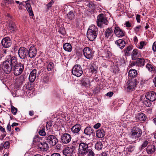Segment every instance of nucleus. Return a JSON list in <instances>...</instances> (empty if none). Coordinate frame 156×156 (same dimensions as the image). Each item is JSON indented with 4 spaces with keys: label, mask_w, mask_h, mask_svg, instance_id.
<instances>
[{
    "label": "nucleus",
    "mask_w": 156,
    "mask_h": 156,
    "mask_svg": "<svg viewBox=\"0 0 156 156\" xmlns=\"http://www.w3.org/2000/svg\"><path fill=\"white\" fill-rule=\"evenodd\" d=\"M89 144L81 141L79 145L78 152L81 156H94L95 153L91 147L89 146Z\"/></svg>",
    "instance_id": "nucleus-1"
},
{
    "label": "nucleus",
    "mask_w": 156,
    "mask_h": 156,
    "mask_svg": "<svg viewBox=\"0 0 156 156\" xmlns=\"http://www.w3.org/2000/svg\"><path fill=\"white\" fill-rule=\"evenodd\" d=\"M16 58L15 57L9 56L6 60L3 62L2 69L5 73L9 74L12 69V66L16 62Z\"/></svg>",
    "instance_id": "nucleus-2"
},
{
    "label": "nucleus",
    "mask_w": 156,
    "mask_h": 156,
    "mask_svg": "<svg viewBox=\"0 0 156 156\" xmlns=\"http://www.w3.org/2000/svg\"><path fill=\"white\" fill-rule=\"evenodd\" d=\"M98 29L94 25L89 27L87 32V36L88 39L91 41H94L98 35Z\"/></svg>",
    "instance_id": "nucleus-3"
},
{
    "label": "nucleus",
    "mask_w": 156,
    "mask_h": 156,
    "mask_svg": "<svg viewBox=\"0 0 156 156\" xmlns=\"http://www.w3.org/2000/svg\"><path fill=\"white\" fill-rule=\"evenodd\" d=\"M142 134V131L140 128L137 126H134L131 132L130 137L136 140L141 136Z\"/></svg>",
    "instance_id": "nucleus-4"
},
{
    "label": "nucleus",
    "mask_w": 156,
    "mask_h": 156,
    "mask_svg": "<svg viewBox=\"0 0 156 156\" xmlns=\"http://www.w3.org/2000/svg\"><path fill=\"white\" fill-rule=\"evenodd\" d=\"M13 65L14 73L15 75L18 76L20 75L23 72L24 69V65L18 63L16 59V62Z\"/></svg>",
    "instance_id": "nucleus-5"
},
{
    "label": "nucleus",
    "mask_w": 156,
    "mask_h": 156,
    "mask_svg": "<svg viewBox=\"0 0 156 156\" xmlns=\"http://www.w3.org/2000/svg\"><path fill=\"white\" fill-rule=\"evenodd\" d=\"M138 83L135 79L129 80L126 83V88L128 91H133L135 90Z\"/></svg>",
    "instance_id": "nucleus-6"
},
{
    "label": "nucleus",
    "mask_w": 156,
    "mask_h": 156,
    "mask_svg": "<svg viewBox=\"0 0 156 156\" xmlns=\"http://www.w3.org/2000/svg\"><path fill=\"white\" fill-rule=\"evenodd\" d=\"M83 55L85 58L88 59H91L93 58L94 51L89 47H85L83 51Z\"/></svg>",
    "instance_id": "nucleus-7"
},
{
    "label": "nucleus",
    "mask_w": 156,
    "mask_h": 156,
    "mask_svg": "<svg viewBox=\"0 0 156 156\" xmlns=\"http://www.w3.org/2000/svg\"><path fill=\"white\" fill-rule=\"evenodd\" d=\"M72 73L74 75L79 77L83 73V69L80 65H75L72 69Z\"/></svg>",
    "instance_id": "nucleus-8"
},
{
    "label": "nucleus",
    "mask_w": 156,
    "mask_h": 156,
    "mask_svg": "<svg viewBox=\"0 0 156 156\" xmlns=\"http://www.w3.org/2000/svg\"><path fill=\"white\" fill-rule=\"evenodd\" d=\"M107 20L106 16L104 14H99L97 17V23L98 26L100 27H102V24H107Z\"/></svg>",
    "instance_id": "nucleus-9"
},
{
    "label": "nucleus",
    "mask_w": 156,
    "mask_h": 156,
    "mask_svg": "<svg viewBox=\"0 0 156 156\" xmlns=\"http://www.w3.org/2000/svg\"><path fill=\"white\" fill-rule=\"evenodd\" d=\"M45 137L46 140L51 146H55L58 142L57 138L53 135H47Z\"/></svg>",
    "instance_id": "nucleus-10"
},
{
    "label": "nucleus",
    "mask_w": 156,
    "mask_h": 156,
    "mask_svg": "<svg viewBox=\"0 0 156 156\" xmlns=\"http://www.w3.org/2000/svg\"><path fill=\"white\" fill-rule=\"evenodd\" d=\"M18 55L20 58L25 59L28 55V51L24 47H20L18 50Z\"/></svg>",
    "instance_id": "nucleus-11"
},
{
    "label": "nucleus",
    "mask_w": 156,
    "mask_h": 156,
    "mask_svg": "<svg viewBox=\"0 0 156 156\" xmlns=\"http://www.w3.org/2000/svg\"><path fill=\"white\" fill-rule=\"evenodd\" d=\"M1 44L3 47L8 48L11 45L12 41L9 37H6L3 38L2 40Z\"/></svg>",
    "instance_id": "nucleus-12"
},
{
    "label": "nucleus",
    "mask_w": 156,
    "mask_h": 156,
    "mask_svg": "<svg viewBox=\"0 0 156 156\" xmlns=\"http://www.w3.org/2000/svg\"><path fill=\"white\" fill-rule=\"evenodd\" d=\"M71 139V136L69 134L65 133L61 135V140L63 143L67 144L70 141Z\"/></svg>",
    "instance_id": "nucleus-13"
},
{
    "label": "nucleus",
    "mask_w": 156,
    "mask_h": 156,
    "mask_svg": "<svg viewBox=\"0 0 156 156\" xmlns=\"http://www.w3.org/2000/svg\"><path fill=\"white\" fill-rule=\"evenodd\" d=\"M146 98L151 101H154L156 100V93L152 91L147 93L145 96Z\"/></svg>",
    "instance_id": "nucleus-14"
},
{
    "label": "nucleus",
    "mask_w": 156,
    "mask_h": 156,
    "mask_svg": "<svg viewBox=\"0 0 156 156\" xmlns=\"http://www.w3.org/2000/svg\"><path fill=\"white\" fill-rule=\"evenodd\" d=\"M37 49L34 46H31L28 51V56L30 58L35 57L37 54Z\"/></svg>",
    "instance_id": "nucleus-15"
},
{
    "label": "nucleus",
    "mask_w": 156,
    "mask_h": 156,
    "mask_svg": "<svg viewBox=\"0 0 156 156\" xmlns=\"http://www.w3.org/2000/svg\"><path fill=\"white\" fill-rule=\"evenodd\" d=\"M114 33L118 37H122L125 35V31L118 27H115Z\"/></svg>",
    "instance_id": "nucleus-16"
},
{
    "label": "nucleus",
    "mask_w": 156,
    "mask_h": 156,
    "mask_svg": "<svg viewBox=\"0 0 156 156\" xmlns=\"http://www.w3.org/2000/svg\"><path fill=\"white\" fill-rule=\"evenodd\" d=\"M141 57V52L137 49H134L131 53V58L133 60H136Z\"/></svg>",
    "instance_id": "nucleus-17"
},
{
    "label": "nucleus",
    "mask_w": 156,
    "mask_h": 156,
    "mask_svg": "<svg viewBox=\"0 0 156 156\" xmlns=\"http://www.w3.org/2000/svg\"><path fill=\"white\" fill-rule=\"evenodd\" d=\"M81 129L80 124H77L73 126L71 128V131L75 134H78Z\"/></svg>",
    "instance_id": "nucleus-18"
},
{
    "label": "nucleus",
    "mask_w": 156,
    "mask_h": 156,
    "mask_svg": "<svg viewBox=\"0 0 156 156\" xmlns=\"http://www.w3.org/2000/svg\"><path fill=\"white\" fill-rule=\"evenodd\" d=\"M38 147L42 151H47L48 149V146L46 142H41L38 144Z\"/></svg>",
    "instance_id": "nucleus-19"
},
{
    "label": "nucleus",
    "mask_w": 156,
    "mask_h": 156,
    "mask_svg": "<svg viewBox=\"0 0 156 156\" xmlns=\"http://www.w3.org/2000/svg\"><path fill=\"white\" fill-rule=\"evenodd\" d=\"M146 149V152L148 154H152L156 151L155 147L152 144L148 145Z\"/></svg>",
    "instance_id": "nucleus-20"
},
{
    "label": "nucleus",
    "mask_w": 156,
    "mask_h": 156,
    "mask_svg": "<svg viewBox=\"0 0 156 156\" xmlns=\"http://www.w3.org/2000/svg\"><path fill=\"white\" fill-rule=\"evenodd\" d=\"M73 150L72 148L67 147L63 150V154L65 156H72Z\"/></svg>",
    "instance_id": "nucleus-21"
},
{
    "label": "nucleus",
    "mask_w": 156,
    "mask_h": 156,
    "mask_svg": "<svg viewBox=\"0 0 156 156\" xmlns=\"http://www.w3.org/2000/svg\"><path fill=\"white\" fill-rule=\"evenodd\" d=\"M37 70L36 69H34L30 73L29 79L31 82H34L36 77Z\"/></svg>",
    "instance_id": "nucleus-22"
},
{
    "label": "nucleus",
    "mask_w": 156,
    "mask_h": 156,
    "mask_svg": "<svg viewBox=\"0 0 156 156\" xmlns=\"http://www.w3.org/2000/svg\"><path fill=\"white\" fill-rule=\"evenodd\" d=\"M8 29L12 33H13L17 29V27L15 23L13 22H10L8 26Z\"/></svg>",
    "instance_id": "nucleus-23"
},
{
    "label": "nucleus",
    "mask_w": 156,
    "mask_h": 156,
    "mask_svg": "<svg viewBox=\"0 0 156 156\" xmlns=\"http://www.w3.org/2000/svg\"><path fill=\"white\" fill-rule=\"evenodd\" d=\"M115 44L120 48L122 49L124 48L126 44L125 41L122 39H119L115 41Z\"/></svg>",
    "instance_id": "nucleus-24"
},
{
    "label": "nucleus",
    "mask_w": 156,
    "mask_h": 156,
    "mask_svg": "<svg viewBox=\"0 0 156 156\" xmlns=\"http://www.w3.org/2000/svg\"><path fill=\"white\" fill-rule=\"evenodd\" d=\"M102 57L104 59L108 60L112 55L110 52L108 50H104L102 54Z\"/></svg>",
    "instance_id": "nucleus-25"
},
{
    "label": "nucleus",
    "mask_w": 156,
    "mask_h": 156,
    "mask_svg": "<svg viewBox=\"0 0 156 156\" xmlns=\"http://www.w3.org/2000/svg\"><path fill=\"white\" fill-rule=\"evenodd\" d=\"M135 149V147L133 145H129L123 151V152L126 155H128L133 151Z\"/></svg>",
    "instance_id": "nucleus-26"
},
{
    "label": "nucleus",
    "mask_w": 156,
    "mask_h": 156,
    "mask_svg": "<svg viewBox=\"0 0 156 156\" xmlns=\"http://www.w3.org/2000/svg\"><path fill=\"white\" fill-rule=\"evenodd\" d=\"M136 118L138 121H144L146 120L147 116L145 114L140 112L137 114Z\"/></svg>",
    "instance_id": "nucleus-27"
},
{
    "label": "nucleus",
    "mask_w": 156,
    "mask_h": 156,
    "mask_svg": "<svg viewBox=\"0 0 156 156\" xmlns=\"http://www.w3.org/2000/svg\"><path fill=\"white\" fill-rule=\"evenodd\" d=\"M113 34V30L112 28H108L106 29L105 32V37L108 38L110 36H112Z\"/></svg>",
    "instance_id": "nucleus-28"
},
{
    "label": "nucleus",
    "mask_w": 156,
    "mask_h": 156,
    "mask_svg": "<svg viewBox=\"0 0 156 156\" xmlns=\"http://www.w3.org/2000/svg\"><path fill=\"white\" fill-rule=\"evenodd\" d=\"M136 60L137 66L141 67L144 65L145 60L144 58H139Z\"/></svg>",
    "instance_id": "nucleus-29"
},
{
    "label": "nucleus",
    "mask_w": 156,
    "mask_h": 156,
    "mask_svg": "<svg viewBox=\"0 0 156 156\" xmlns=\"http://www.w3.org/2000/svg\"><path fill=\"white\" fill-rule=\"evenodd\" d=\"M42 138L40 137L38 135L35 136L33 138V144L37 145V146L38 144H40L41 142Z\"/></svg>",
    "instance_id": "nucleus-30"
},
{
    "label": "nucleus",
    "mask_w": 156,
    "mask_h": 156,
    "mask_svg": "<svg viewBox=\"0 0 156 156\" xmlns=\"http://www.w3.org/2000/svg\"><path fill=\"white\" fill-rule=\"evenodd\" d=\"M137 71L134 69H131L130 70L128 73L129 76L132 78L136 77L137 75Z\"/></svg>",
    "instance_id": "nucleus-31"
},
{
    "label": "nucleus",
    "mask_w": 156,
    "mask_h": 156,
    "mask_svg": "<svg viewBox=\"0 0 156 156\" xmlns=\"http://www.w3.org/2000/svg\"><path fill=\"white\" fill-rule=\"evenodd\" d=\"M93 132V129L91 127L88 126L84 130L85 134L87 135L90 136Z\"/></svg>",
    "instance_id": "nucleus-32"
},
{
    "label": "nucleus",
    "mask_w": 156,
    "mask_h": 156,
    "mask_svg": "<svg viewBox=\"0 0 156 156\" xmlns=\"http://www.w3.org/2000/svg\"><path fill=\"white\" fill-rule=\"evenodd\" d=\"M105 133L104 130L99 129L96 131V136L99 138H102L105 136Z\"/></svg>",
    "instance_id": "nucleus-33"
},
{
    "label": "nucleus",
    "mask_w": 156,
    "mask_h": 156,
    "mask_svg": "<svg viewBox=\"0 0 156 156\" xmlns=\"http://www.w3.org/2000/svg\"><path fill=\"white\" fill-rule=\"evenodd\" d=\"M26 7L27 10L28 12L29 15L31 16H34V14L33 12L32 11V9L30 4L28 3H26Z\"/></svg>",
    "instance_id": "nucleus-34"
},
{
    "label": "nucleus",
    "mask_w": 156,
    "mask_h": 156,
    "mask_svg": "<svg viewBox=\"0 0 156 156\" xmlns=\"http://www.w3.org/2000/svg\"><path fill=\"white\" fill-rule=\"evenodd\" d=\"M47 70L49 71H51L54 69V64L52 62H47L46 63Z\"/></svg>",
    "instance_id": "nucleus-35"
},
{
    "label": "nucleus",
    "mask_w": 156,
    "mask_h": 156,
    "mask_svg": "<svg viewBox=\"0 0 156 156\" xmlns=\"http://www.w3.org/2000/svg\"><path fill=\"white\" fill-rule=\"evenodd\" d=\"M146 67L149 71L152 73H156V68L154 67L148 63L146 65Z\"/></svg>",
    "instance_id": "nucleus-36"
},
{
    "label": "nucleus",
    "mask_w": 156,
    "mask_h": 156,
    "mask_svg": "<svg viewBox=\"0 0 156 156\" xmlns=\"http://www.w3.org/2000/svg\"><path fill=\"white\" fill-rule=\"evenodd\" d=\"M63 48L65 50L68 52H70L72 50L71 45L68 43H66L63 44Z\"/></svg>",
    "instance_id": "nucleus-37"
},
{
    "label": "nucleus",
    "mask_w": 156,
    "mask_h": 156,
    "mask_svg": "<svg viewBox=\"0 0 156 156\" xmlns=\"http://www.w3.org/2000/svg\"><path fill=\"white\" fill-rule=\"evenodd\" d=\"M103 147V144L101 141H98L95 145V148L98 151L101 150Z\"/></svg>",
    "instance_id": "nucleus-38"
},
{
    "label": "nucleus",
    "mask_w": 156,
    "mask_h": 156,
    "mask_svg": "<svg viewBox=\"0 0 156 156\" xmlns=\"http://www.w3.org/2000/svg\"><path fill=\"white\" fill-rule=\"evenodd\" d=\"M97 68L94 64L91 65L90 70L92 73H96L97 72Z\"/></svg>",
    "instance_id": "nucleus-39"
},
{
    "label": "nucleus",
    "mask_w": 156,
    "mask_h": 156,
    "mask_svg": "<svg viewBox=\"0 0 156 156\" xmlns=\"http://www.w3.org/2000/svg\"><path fill=\"white\" fill-rule=\"evenodd\" d=\"M148 141L147 140H144L142 144L140 146V149L141 150L144 149L148 144Z\"/></svg>",
    "instance_id": "nucleus-40"
},
{
    "label": "nucleus",
    "mask_w": 156,
    "mask_h": 156,
    "mask_svg": "<svg viewBox=\"0 0 156 156\" xmlns=\"http://www.w3.org/2000/svg\"><path fill=\"white\" fill-rule=\"evenodd\" d=\"M67 18L70 20H73L74 18V15L73 12L72 11H70L67 14Z\"/></svg>",
    "instance_id": "nucleus-41"
},
{
    "label": "nucleus",
    "mask_w": 156,
    "mask_h": 156,
    "mask_svg": "<svg viewBox=\"0 0 156 156\" xmlns=\"http://www.w3.org/2000/svg\"><path fill=\"white\" fill-rule=\"evenodd\" d=\"M25 75L22 74L19 77V78L17 79V80L20 83L22 84L25 80Z\"/></svg>",
    "instance_id": "nucleus-42"
},
{
    "label": "nucleus",
    "mask_w": 156,
    "mask_h": 156,
    "mask_svg": "<svg viewBox=\"0 0 156 156\" xmlns=\"http://www.w3.org/2000/svg\"><path fill=\"white\" fill-rule=\"evenodd\" d=\"M132 49V48L130 46H129L127 47L124 51L126 55L127 56H129L130 55L131 51Z\"/></svg>",
    "instance_id": "nucleus-43"
},
{
    "label": "nucleus",
    "mask_w": 156,
    "mask_h": 156,
    "mask_svg": "<svg viewBox=\"0 0 156 156\" xmlns=\"http://www.w3.org/2000/svg\"><path fill=\"white\" fill-rule=\"evenodd\" d=\"M87 6L89 8H90L92 9H95V7L96 6V5L94 3V2H90L87 5Z\"/></svg>",
    "instance_id": "nucleus-44"
},
{
    "label": "nucleus",
    "mask_w": 156,
    "mask_h": 156,
    "mask_svg": "<svg viewBox=\"0 0 156 156\" xmlns=\"http://www.w3.org/2000/svg\"><path fill=\"white\" fill-rule=\"evenodd\" d=\"M142 28V27L140 25H139L133 28L134 32L137 34L138 33L140 30H141Z\"/></svg>",
    "instance_id": "nucleus-45"
},
{
    "label": "nucleus",
    "mask_w": 156,
    "mask_h": 156,
    "mask_svg": "<svg viewBox=\"0 0 156 156\" xmlns=\"http://www.w3.org/2000/svg\"><path fill=\"white\" fill-rule=\"evenodd\" d=\"M50 82L49 77L48 76H44L43 78V82L44 84L49 83Z\"/></svg>",
    "instance_id": "nucleus-46"
},
{
    "label": "nucleus",
    "mask_w": 156,
    "mask_h": 156,
    "mask_svg": "<svg viewBox=\"0 0 156 156\" xmlns=\"http://www.w3.org/2000/svg\"><path fill=\"white\" fill-rule=\"evenodd\" d=\"M151 101L148 100H144L143 102L144 104L147 107H150L151 105Z\"/></svg>",
    "instance_id": "nucleus-47"
},
{
    "label": "nucleus",
    "mask_w": 156,
    "mask_h": 156,
    "mask_svg": "<svg viewBox=\"0 0 156 156\" xmlns=\"http://www.w3.org/2000/svg\"><path fill=\"white\" fill-rule=\"evenodd\" d=\"M3 2L5 5H7L14 3V2L13 0H4Z\"/></svg>",
    "instance_id": "nucleus-48"
},
{
    "label": "nucleus",
    "mask_w": 156,
    "mask_h": 156,
    "mask_svg": "<svg viewBox=\"0 0 156 156\" xmlns=\"http://www.w3.org/2000/svg\"><path fill=\"white\" fill-rule=\"evenodd\" d=\"M45 130V128H42L41 129H40L38 132L39 135L41 136H45L46 134Z\"/></svg>",
    "instance_id": "nucleus-49"
},
{
    "label": "nucleus",
    "mask_w": 156,
    "mask_h": 156,
    "mask_svg": "<svg viewBox=\"0 0 156 156\" xmlns=\"http://www.w3.org/2000/svg\"><path fill=\"white\" fill-rule=\"evenodd\" d=\"M11 112L14 115H16L17 112V109L13 106H11Z\"/></svg>",
    "instance_id": "nucleus-50"
},
{
    "label": "nucleus",
    "mask_w": 156,
    "mask_h": 156,
    "mask_svg": "<svg viewBox=\"0 0 156 156\" xmlns=\"http://www.w3.org/2000/svg\"><path fill=\"white\" fill-rule=\"evenodd\" d=\"M54 1L53 0H51L50 2L46 5V6L48 9H49L52 7L54 3Z\"/></svg>",
    "instance_id": "nucleus-51"
},
{
    "label": "nucleus",
    "mask_w": 156,
    "mask_h": 156,
    "mask_svg": "<svg viewBox=\"0 0 156 156\" xmlns=\"http://www.w3.org/2000/svg\"><path fill=\"white\" fill-rule=\"evenodd\" d=\"M144 42L143 41H141L137 45V47L138 48L140 49L143 48L144 44Z\"/></svg>",
    "instance_id": "nucleus-52"
},
{
    "label": "nucleus",
    "mask_w": 156,
    "mask_h": 156,
    "mask_svg": "<svg viewBox=\"0 0 156 156\" xmlns=\"http://www.w3.org/2000/svg\"><path fill=\"white\" fill-rule=\"evenodd\" d=\"M58 32L61 34L62 35H64L65 34V29L63 28H60L59 29Z\"/></svg>",
    "instance_id": "nucleus-53"
},
{
    "label": "nucleus",
    "mask_w": 156,
    "mask_h": 156,
    "mask_svg": "<svg viewBox=\"0 0 156 156\" xmlns=\"http://www.w3.org/2000/svg\"><path fill=\"white\" fill-rule=\"evenodd\" d=\"M10 143L9 141L5 142L3 144V147L5 148L6 149L9 146Z\"/></svg>",
    "instance_id": "nucleus-54"
},
{
    "label": "nucleus",
    "mask_w": 156,
    "mask_h": 156,
    "mask_svg": "<svg viewBox=\"0 0 156 156\" xmlns=\"http://www.w3.org/2000/svg\"><path fill=\"white\" fill-rule=\"evenodd\" d=\"M140 16H141L139 14H137L136 16V18L138 23H140Z\"/></svg>",
    "instance_id": "nucleus-55"
},
{
    "label": "nucleus",
    "mask_w": 156,
    "mask_h": 156,
    "mask_svg": "<svg viewBox=\"0 0 156 156\" xmlns=\"http://www.w3.org/2000/svg\"><path fill=\"white\" fill-rule=\"evenodd\" d=\"M125 25L126 27H129L131 26V23L129 22V21H126L125 22Z\"/></svg>",
    "instance_id": "nucleus-56"
},
{
    "label": "nucleus",
    "mask_w": 156,
    "mask_h": 156,
    "mask_svg": "<svg viewBox=\"0 0 156 156\" xmlns=\"http://www.w3.org/2000/svg\"><path fill=\"white\" fill-rule=\"evenodd\" d=\"M152 50L154 51H156V41L154 42L152 46Z\"/></svg>",
    "instance_id": "nucleus-57"
},
{
    "label": "nucleus",
    "mask_w": 156,
    "mask_h": 156,
    "mask_svg": "<svg viewBox=\"0 0 156 156\" xmlns=\"http://www.w3.org/2000/svg\"><path fill=\"white\" fill-rule=\"evenodd\" d=\"M101 126V124L99 123H98L94 126V128L95 129L98 128Z\"/></svg>",
    "instance_id": "nucleus-58"
},
{
    "label": "nucleus",
    "mask_w": 156,
    "mask_h": 156,
    "mask_svg": "<svg viewBox=\"0 0 156 156\" xmlns=\"http://www.w3.org/2000/svg\"><path fill=\"white\" fill-rule=\"evenodd\" d=\"M113 93L112 92L110 91L108 93H107L106 94V95L111 97L113 95Z\"/></svg>",
    "instance_id": "nucleus-59"
},
{
    "label": "nucleus",
    "mask_w": 156,
    "mask_h": 156,
    "mask_svg": "<svg viewBox=\"0 0 156 156\" xmlns=\"http://www.w3.org/2000/svg\"><path fill=\"white\" fill-rule=\"evenodd\" d=\"M101 156H108V151L103 152L101 154Z\"/></svg>",
    "instance_id": "nucleus-60"
},
{
    "label": "nucleus",
    "mask_w": 156,
    "mask_h": 156,
    "mask_svg": "<svg viewBox=\"0 0 156 156\" xmlns=\"http://www.w3.org/2000/svg\"><path fill=\"white\" fill-rule=\"evenodd\" d=\"M117 65L118 66H123L125 64V62L123 60H122L121 62H118Z\"/></svg>",
    "instance_id": "nucleus-61"
},
{
    "label": "nucleus",
    "mask_w": 156,
    "mask_h": 156,
    "mask_svg": "<svg viewBox=\"0 0 156 156\" xmlns=\"http://www.w3.org/2000/svg\"><path fill=\"white\" fill-rule=\"evenodd\" d=\"M51 156H61L60 154L59 153H55L51 154Z\"/></svg>",
    "instance_id": "nucleus-62"
},
{
    "label": "nucleus",
    "mask_w": 156,
    "mask_h": 156,
    "mask_svg": "<svg viewBox=\"0 0 156 156\" xmlns=\"http://www.w3.org/2000/svg\"><path fill=\"white\" fill-rule=\"evenodd\" d=\"M7 129L10 132L11 131V127L10 125L9 124H8L7 126Z\"/></svg>",
    "instance_id": "nucleus-63"
},
{
    "label": "nucleus",
    "mask_w": 156,
    "mask_h": 156,
    "mask_svg": "<svg viewBox=\"0 0 156 156\" xmlns=\"http://www.w3.org/2000/svg\"><path fill=\"white\" fill-rule=\"evenodd\" d=\"M153 82L154 83V86L156 87V76L153 79Z\"/></svg>",
    "instance_id": "nucleus-64"
}]
</instances>
